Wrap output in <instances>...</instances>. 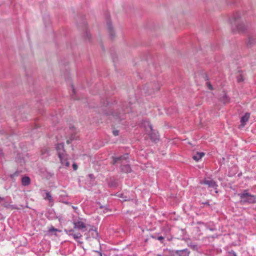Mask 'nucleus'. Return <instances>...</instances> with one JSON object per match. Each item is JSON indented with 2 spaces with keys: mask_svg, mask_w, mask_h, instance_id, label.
<instances>
[{
  "mask_svg": "<svg viewBox=\"0 0 256 256\" xmlns=\"http://www.w3.org/2000/svg\"><path fill=\"white\" fill-rule=\"evenodd\" d=\"M164 239V238L162 236H160L158 238V240H162Z\"/></svg>",
  "mask_w": 256,
  "mask_h": 256,
  "instance_id": "obj_22",
  "label": "nucleus"
},
{
  "mask_svg": "<svg viewBox=\"0 0 256 256\" xmlns=\"http://www.w3.org/2000/svg\"><path fill=\"white\" fill-rule=\"evenodd\" d=\"M30 183V179L28 176H25L22 178V184L24 186H28Z\"/></svg>",
  "mask_w": 256,
  "mask_h": 256,
  "instance_id": "obj_12",
  "label": "nucleus"
},
{
  "mask_svg": "<svg viewBox=\"0 0 256 256\" xmlns=\"http://www.w3.org/2000/svg\"><path fill=\"white\" fill-rule=\"evenodd\" d=\"M205 154L203 152H196L194 153L192 156V158L196 162H198L204 156Z\"/></svg>",
  "mask_w": 256,
  "mask_h": 256,
  "instance_id": "obj_9",
  "label": "nucleus"
},
{
  "mask_svg": "<svg viewBox=\"0 0 256 256\" xmlns=\"http://www.w3.org/2000/svg\"><path fill=\"white\" fill-rule=\"evenodd\" d=\"M159 88H160V86H158V85L157 87H156V90H159Z\"/></svg>",
  "mask_w": 256,
  "mask_h": 256,
  "instance_id": "obj_23",
  "label": "nucleus"
},
{
  "mask_svg": "<svg viewBox=\"0 0 256 256\" xmlns=\"http://www.w3.org/2000/svg\"><path fill=\"white\" fill-rule=\"evenodd\" d=\"M122 170L125 172H130V168L128 165L124 166L122 167Z\"/></svg>",
  "mask_w": 256,
  "mask_h": 256,
  "instance_id": "obj_16",
  "label": "nucleus"
},
{
  "mask_svg": "<svg viewBox=\"0 0 256 256\" xmlns=\"http://www.w3.org/2000/svg\"><path fill=\"white\" fill-rule=\"evenodd\" d=\"M67 232L69 235L72 236L76 240L80 238L82 235L80 233H74V230L73 229H69L68 230Z\"/></svg>",
  "mask_w": 256,
  "mask_h": 256,
  "instance_id": "obj_8",
  "label": "nucleus"
},
{
  "mask_svg": "<svg viewBox=\"0 0 256 256\" xmlns=\"http://www.w3.org/2000/svg\"><path fill=\"white\" fill-rule=\"evenodd\" d=\"M234 24L237 27V30L239 32H244L247 28V24L238 18H235Z\"/></svg>",
  "mask_w": 256,
  "mask_h": 256,
  "instance_id": "obj_4",
  "label": "nucleus"
},
{
  "mask_svg": "<svg viewBox=\"0 0 256 256\" xmlns=\"http://www.w3.org/2000/svg\"><path fill=\"white\" fill-rule=\"evenodd\" d=\"M200 184H206L209 188H213L214 190H216L217 189L218 185L216 184V182L214 180H205L204 181L201 182Z\"/></svg>",
  "mask_w": 256,
  "mask_h": 256,
  "instance_id": "obj_6",
  "label": "nucleus"
},
{
  "mask_svg": "<svg viewBox=\"0 0 256 256\" xmlns=\"http://www.w3.org/2000/svg\"><path fill=\"white\" fill-rule=\"evenodd\" d=\"M128 158V154H126V156H121L119 157H114L112 159V164H116L118 162L121 161L122 160L124 159L126 160Z\"/></svg>",
  "mask_w": 256,
  "mask_h": 256,
  "instance_id": "obj_13",
  "label": "nucleus"
},
{
  "mask_svg": "<svg viewBox=\"0 0 256 256\" xmlns=\"http://www.w3.org/2000/svg\"><path fill=\"white\" fill-rule=\"evenodd\" d=\"M74 138H71V140H74Z\"/></svg>",
  "mask_w": 256,
  "mask_h": 256,
  "instance_id": "obj_28",
  "label": "nucleus"
},
{
  "mask_svg": "<svg viewBox=\"0 0 256 256\" xmlns=\"http://www.w3.org/2000/svg\"><path fill=\"white\" fill-rule=\"evenodd\" d=\"M58 231V230L56 229V228H54V227H51L49 228V232H57Z\"/></svg>",
  "mask_w": 256,
  "mask_h": 256,
  "instance_id": "obj_20",
  "label": "nucleus"
},
{
  "mask_svg": "<svg viewBox=\"0 0 256 256\" xmlns=\"http://www.w3.org/2000/svg\"><path fill=\"white\" fill-rule=\"evenodd\" d=\"M107 29L110 38H113L114 37V32L110 22L107 23Z\"/></svg>",
  "mask_w": 256,
  "mask_h": 256,
  "instance_id": "obj_10",
  "label": "nucleus"
},
{
  "mask_svg": "<svg viewBox=\"0 0 256 256\" xmlns=\"http://www.w3.org/2000/svg\"><path fill=\"white\" fill-rule=\"evenodd\" d=\"M250 114L246 113L241 118L240 120V122H241V126H244L246 122H248L250 118Z\"/></svg>",
  "mask_w": 256,
  "mask_h": 256,
  "instance_id": "obj_11",
  "label": "nucleus"
},
{
  "mask_svg": "<svg viewBox=\"0 0 256 256\" xmlns=\"http://www.w3.org/2000/svg\"><path fill=\"white\" fill-rule=\"evenodd\" d=\"M236 78H237V81L238 82H243L244 80V76H243L242 74L240 72H238V73Z\"/></svg>",
  "mask_w": 256,
  "mask_h": 256,
  "instance_id": "obj_14",
  "label": "nucleus"
},
{
  "mask_svg": "<svg viewBox=\"0 0 256 256\" xmlns=\"http://www.w3.org/2000/svg\"><path fill=\"white\" fill-rule=\"evenodd\" d=\"M215 192H216V193H218V191L217 190H216Z\"/></svg>",
  "mask_w": 256,
  "mask_h": 256,
  "instance_id": "obj_29",
  "label": "nucleus"
},
{
  "mask_svg": "<svg viewBox=\"0 0 256 256\" xmlns=\"http://www.w3.org/2000/svg\"><path fill=\"white\" fill-rule=\"evenodd\" d=\"M44 192H46V196L45 198H44L49 200L50 202L52 201V196H51L50 192H48L46 190H44Z\"/></svg>",
  "mask_w": 256,
  "mask_h": 256,
  "instance_id": "obj_17",
  "label": "nucleus"
},
{
  "mask_svg": "<svg viewBox=\"0 0 256 256\" xmlns=\"http://www.w3.org/2000/svg\"><path fill=\"white\" fill-rule=\"evenodd\" d=\"M234 256H236V254L234 252Z\"/></svg>",
  "mask_w": 256,
  "mask_h": 256,
  "instance_id": "obj_26",
  "label": "nucleus"
},
{
  "mask_svg": "<svg viewBox=\"0 0 256 256\" xmlns=\"http://www.w3.org/2000/svg\"><path fill=\"white\" fill-rule=\"evenodd\" d=\"M88 236L91 235L92 238H96L98 236V233L97 231L94 229V226L90 225V226L88 228Z\"/></svg>",
  "mask_w": 256,
  "mask_h": 256,
  "instance_id": "obj_7",
  "label": "nucleus"
},
{
  "mask_svg": "<svg viewBox=\"0 0 256 256\" xmlns=\"http://www.w3.org/2000/svg\"><path fill=\"white\" fill-rule=\"evenodd\" d=\"M112 134L114 136H117L118 135L119 131L116 130H112Z\"/></svg>",
  "mask_w": 256,
  "mask_h": 256,
  "instance_id": "obj_18",
  "label": "nucleus"
},
{
  "mask_svg": "<svg viewBox=\"0 0 256 256\" xmlns=\"http://www.w3.org/2000/svg\"><path fill=\"white\" fill-rule=\"evenodd\" d=\"M72 168L74 170H76L78 169V166L76 164H72Z\"/></svg>",
  "mask_w": 256,
  "mask_h": 256,
  "instance_id": "obj_21",
  "label": "nucleus"
},
{
  "mask_svg": "<svg viewBox=\"0 0 256 256\" xmlns=\"http://www.w3.org/2000/svg\"><path fill=\"white\" fill-rule=\"evenodd\" d=\"M242 204L248 203L254 204L256 202V196L252 195L244 190L243 192L238 194Z\"/></svg>",
  "mask_w": 256,
  "mask_h": 256,
  "instance_id": "obj_2",
  "label": "nucleus"
},
{
  "mask_svg": "<svg viewBox=\"0 0 256 256\" xmlns=\"http://www.w3.org/2000/svg\"><path fill=\"white\" fill-rule=\"evenodd\" d=\"M176 254H178L179 256H182V254H184L183 256H188V253L185 250H177Z\"/></svg>",
  "mask_w": 256,
  "mask_h": 256,
  "instance_id": "obj_15",
  "label": "nucleus"
},
{
  "mask_svg": "<svg viewBox=\"0 0 256 256\" xmlns=\"http://www.w3.org/2000/svg\"><path fill=\"white\" fill-rule=\"evenodd\" d=\"M206 85H207V86H208V89H210V90H213L212 86V85L210 84V82H208L206 83Z\"/></svg>",
  "mask_w": 256,
  "mask_h": 256,
  "instance_id": "obj_19",
  "label": "nucleus"
},
{
  "mask_svg": "<svg viewBox=\"0 0 256 256\" xmlns=\"http://www.w3.org/2000/svg\"><path fill=\"white\" fill-rule=\"evenodd\" d=\"M157 256H162L160 254H158Z\"/></svg>",
  "mask_w": 256,
  "mask_h": 256,
  "instance_id": "obj_27",
  "label": "nucleus"
},
{
  "mask_svg": "<svg viewBox=\"0 0 256 256\" xmlns=\"http://www.w3.org/2000/svg\"><path fill=\"white\" fill-rule=\"evenodd\" d=\"M72 224L74 229L78 230L82 232L88 230V228L90 226V224H86V220L82 218H78L77 219L74 220Z\"/></svg>",
  "mask_w": 256,
  "mask_h": 256,
  "instance_id": "obj_3",
  "label": "nucleus"
},
{
  "mask_svg": "<svg viewBox=\"0 0 256 256\" xmlns=\"http://www.w3.org/2000/svg\"><path fill=\"white\" fill-rule=\"evenodd\" d=\"M2 200V198L1 197H0V202H1Z\"/></svg>",
  "mask_w": 256,
  "mask_h": 256,
  "instance_id": "obj_25",
  "label": "nucleus"
},
{
  "mask_svg": "<svg viewBox=\"0 0 256 256\" xmlns=\"http://www.w3.org/2000/svg\"><path fill=\"white\" fill-rule=\"evenodd\" d=\"M66 142H67V144H70V140H67Z\"/></svg>",
  "mask_w": 256,
  "mask_h": 256,
  "instance_id": "obj_24",
  "label": "nucleus"
},
{
  "mask_svg": "<svg viewBox=\"0 0 256 256\" xmlns=\"http://www.w3.org/2000/svg\"><path fill=\"white\" fill-rule=\"evenodd\" d=\"M146 125L148 126L146 130V132L150 135V138L155 142L157 140L156 136L153 132L152 125L148 122H146Z\"/></svg>",
  "mask_w": 256,
  "mask_h": 256,
  "instance_id": "obj_5",
  "label": "nucleus"
},
{
  "mask_svg": "<svg viewBox=\"0 0 256 256\" xmlns=\"http://www.w3.org/2000/svg\"><path fill=\"white\" fill-rule=\"evenodd\" d=\"M64 147V146L63 144H58L56 146V149L62 164L64 165L66 167H68L70 163L67 161V158L65 154Z\"/></svg>",
  "mask_w": 256,
  "mask_h": 256,
  "instance_id": "obj_1",
  "label": "nucleus"
}]
</instances>
